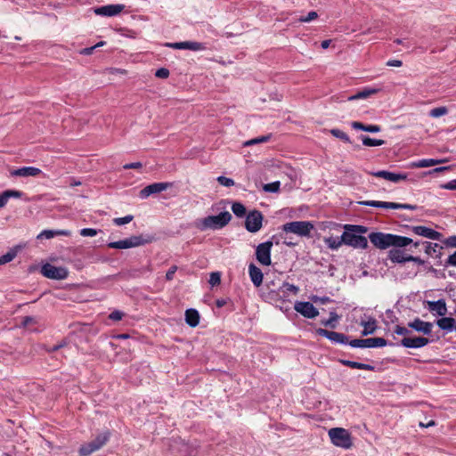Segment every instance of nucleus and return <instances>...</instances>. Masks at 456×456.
<instances>
[{
	"label": "nucleus",
	"mask_w": 456,
	"mask_h": 456,
	"mask_svg": "<svg viewBox=\"0 0 456 456\" xmlns=\"http://www.w3.org/2000/svg\"><path fill=\"white\" fill-rule=\"evenodd\" d=\"M409 255H406L403 250L395 248L391 249L388 253L389 259L394 263L407 262Z\"/></svg>",
	"instance_id": "obj_32"
},
{
	"label": "nucleus",
	"mask_w": 456,
	"mask_h": 456,
	"mask_svg": "<svg viewBox=\"0 0 456 456\" xmlns=\"http://www.w3.org/2000/svg\"><path fill=\"white\" fill-rule=\"evenodd\" d=\"M372 176L378 178H383L394 183H398L402 181H405L408 178V175L406 173H394L390 171L381 170L377 172L370 173Z\"/></svg>",
	"instance_id": "obj_14"
},
{
	"label": "nucleus",
	"mask_w": 456,
	"mask_h": 456,
	"mask_svg": "<svg viewBox=\"0 0 456 456\" xmlns=\"http://www.w3.org/2000/svg\"><path fill=\"white\" fill-rule=\"evenodd\" d=\"M428 343L429 339L424 337H405L401 341V345L406 348H420Z\"/></svg>",
	"instance_id": "obj_18"
},
{
	"label": "nucleus",
	"mask_w": 456,
	"mask_h": 456,
	"mask_svg": "<svg viewBox=\"0 0 456 456\" xmlns=\"http://www.w3.org/2000/svg\"><path fill=\"white\" fill-rule=\"evenodd\" d=\"M446 264L456 266V251L448 257Z\"/></svg>",
	"instance_id": "obj_57"
},
{
	"label": "nucleus",
	"mask_w": 456,
	"mask_h": 456,
	"mask_svg": "<svg viewBox=\"0 0 456 456\" xmlns=\"http://www.w3.org/2000/svg\"><path fill=\"white\" fill-rule=\"evenodd\" d=\"M294 309L305 318L313 319L318 316L319 311L310 302L297 301Z\"/></svg>",
	"instance_id": "obj_13"
},
{
	"label": "nucleus",
	"mask_w": 456,
	"mask_h": 456,
	"mask_svg": "<svg viewBox=\"0 0 456 456\" xmlns=\"http://www.w3.org/2000/svg\"><path fill=\"white\" fill-rule=\"evenodd\" d=\"M233 214L238 217H244L247 215V210L244 205L240 202H233L232 205Z\"/></svg>",
	"instance_id": "obj_38"
},
{
	"label": "nucleus",
	"mask_w": 456,
	"mask_h": 456,
	"mask_svg": "<svg viewBox=\"0 0 456 456\" xmlns=\"http://www.w3.org/2000/svg\"><path fill=\"white\" fill-rule=\"evenodd\" d=\"M316 333L320 336L327 338L331 342L337 343V344H346L347 343V338L342 333H338L336 331H330L324 329H318L316 330Z\"/></svg>",
	"instance_id": "obj_19"
},
{
	"label": "nucleus",
	"mask_w": 456,
	"mask_h": 456,
	"mask_svg": "<svg viewBox=\"0 0 456 456\" xmlns=\"http://www.w3.org/2000/svg\"><path fill=\"white\" fill-rule=\"evenodd\" d=\"M346 232H343L344 244L353 247L354 248H366L368 247V240L360 233H365L367 228L362 225L346 224L344 226Z\"/></svg>",
	"instance_id": "obj_2"
},
{
	"label": "nucleus",
	"mask_w": 456,
	"mask_h": 456,
	"mask_svg": "<svg viewBox=\"0 0 456 456\" xmlns=\"http://www.w3.org/2000/svg\"><path fill=\"white\" fill-rule=\"evenodd\" d=\"M338 319V315L336 313L331 312L330 314V319L327 321H323L322 324L325 326H332V323L334 322H336Z\"/></svg>",
	"instance_id": "obj_51"
},
{
	"label": "nucleus",
	"mask_w": 456,
	"mask_h": 456,
	"mask_svg": "<svg viewBox=\"0 0 456 456\" xmlns=\"http://www.w3.org/2000/svg\"><path fill=\"white\" fill-rule=\"evenodd\" d=\"M408 326L424 335H429L432 332L433 323L429 322H424L419 318H415L413 321L408 323Z\"/></svg>",
	"instance_id": "obj_17"
},
{
	"label": "nucleus",
	"mask_w": 456,
	"mask_h": 456,
	"mask_svg": "<svg viewBox=\"0 0 456 456\" xmlns=\"http://www.w3.org/2000/svg\"><path fill=\"white\" fill-rule=\"evenodd\" d=\"M228 224V213L222 212L217 216H209L204 218L200 224V228L201 230L206 229H219L225 226Z\"/></svg>",
	"instance_id": "obj_6"
},
{
	"label": "nucleus",
	"mask_w": 456,
	"mask_h": 456,
	"mask_svg": "<svg viewBox=\"0 0 456 456\" xmlns=\"http://www.w3.org/2000/svg\"><path fill=\"white\" fill-rule=\"evenodd\" d=\"M361 139H362V144L364 146H368V147L381 146L385 143V142L383 140L372 139V138H370L369 136H365V135L361 136Z\"/></svg>",
	"instance_id": "obj_36"
},
{
	"label": "nucleus",
	"mask_w": 456,
	"mask_h": 456,
	"mask_svg": "<svg viewBox=\"0 0 456 456\" xmlns=\"http://www.w3.org/2000/svg\"><path fill=\"white\" fill-rule=\"evenodd\" d=\"M177 271V266L176 265H173L169 268V270L166 273V279L167 281H171L173 280L174 278V275L175 273V272Z\"/></svg>",
	"instance_id": "obj_53"
},
{
	"label": "nucleus",
	"mask_w": 456,
	"mask_h": 456,
	"mask_svg": "<svg viewBox=\"0 0 456 456\" xmlns=\"http://www.w3.org/2000/svg\"><path fill=\"white\" fill-rule=\"evenodd\" d=\"M217 181L224 186H228V177L219 176Z\"/></svg>",
	"instance_id": "obj_62"
},
{
	"label": "nucleus",
	"mask_w": 456,
	"mask_h": 456,
	"mask_svg": "<svg viewBox=\"0 0 456 456\" xmlns=\"http://www.w3.org/2000/svg\"><path fill=\"white\" fill-rule=\"evenodd\" d=\"M17 252L15 250H10L6 254L0 256V265L11 262L16 256Z\"/></svg>",
	"instance_id": "obj_42"
},
{
	"label": "nucleus",
	"mask_w": 456,
	"mask_h": 456,
	"mask_svg": "<svg viewBox=\"0 0 456 456\" xmlns=\"http://www.w3.org/2000/svg\"><path fill=\"white\" fill-rule=\"evenodd\" d=\"M330 134H331L333 136H335V137H337V138H338V139L342 140V141H343V142H347V143H350V142H351V140H350L349 136H348L345 132H343V131H342V130H340V129H337V128H335V129H331V130H330Z\"/></svg>",
	"instance_id": "obj_40"
},
{
	"label": "nucleus",
	"mask_w": 456,
	"mask_h": 456,
	"mask_svg": "<svg viewBox=\"0 0 456 456\" xmlns=\"http://www.w3.org/2000/svg\"><path fill=\"white\" fill-rule=\"evenodd\" d=\"M41 273L48 279L64 280L69 275V270L66 267L45 264L41 268Z\"/></svg>",
	"instance_id": "obj_8"
},
{
	"label": "nucleus",
	"mask_w": 456,
	"mask_h": 456,
	"mask_svg": "<svg viewBox=\"0 0 456 456\" xmlns=\"http://www.w3.org/2000/svg\"><path fill=\"white\" fill-rule=\"evenodd\" d=\"M134 216H126L124 217H117V218H114L113 220V223L116 224V225H124L126 224H128L130 223L132 220H133Z\"/></svg>",
	"instance_id": "obj_45"
},
{
	"label": "nucleus",
	"mask_w": 456,
	"mask_h": 456,
	"mask_svg": "<svg viewBox=\"0 0 456 456\" xmlns=\"http://www.w3.org/2000/svg\"><path fill=\"white\" fill-rule=\"evenodd\" d=\"M155 76L159 78H167L169 70L166 68H160L156 71Z\"/></svg>",
	"instance_id": "obj_49"
},
{
	"label": "nucleus",
	"mask_w": 456,
	"mask_h": 456,
	"mask_svg": "<svg viewBox=\"0 0 456 456\" xmlns=\"http://www.w3.org/2000/svg\"><path fill=\"white\" fill-rule=\"evenodd\" d=\"M41 170L37 167H23L18 169H14L11 172V175L12 176H37L41 174Z\"/></svg>",
	"instance_id": "obj_23"
},
{
	"label": "nucleus",
	"mask_w": 456,
	"mask_h": 456,
	"mask_svg": "<svg viewBox=\"0 0 456 456\" xmlns=\"http://www.w3.org/2000/svg\"><path fill=\"white\" fill-rule=\"evenodd\" d=\"M443 248L437 243L427 242L425 252L431 256H438Z\"/></svg>",
	"instance_id": "obj_35"
},
{
	"label": "nucleus",
	"mask_w": 456,
	"mask_h": 456,
	"mask_svg": "<svg viewBox=\"0 0 456 456\" xmlns=\"http://www.w3.org/2000/svg\"><path fill=\"white\" fill-rule=\"evenodd\" d=\"M362 205L375 207V208H390V209H409L415 210L417 206L411 204H400L394 202H386V201H378V200H366L362 201Z\"/></svg>",
	"instance_id": "obj_10"
},
{
	"label": "nucleus",
	"mask_w": 456,
	"mask_h": 456,
	"mask_svg": "<svg viewBox=\"0 0 456 456\" xmlns=\"http://www.w3.org/2000/svg\"><path fill=\"white\" fill-rule=\"evenodd\" d=\"M351 126L356 130H362L369 133H379L381 131V127L378 125H364L358 121L351 123Z\"/></svg>",
	"instance_id": "obj_31"
},
{
	"label": "nucleus",
	"mask_w": 456,
	"mask_h": 456,
	"mask_svg": "<svg viewBox=\"0 0 456 456\" xmlns=\"http://www.w3.org/2000/svg\"><path fill=\"white\" fill-rule=\"evenodd\" d=\"M447 113H448V109L444 106H442V107L432 109L429 111V116L432 118H437L446 115Z\"/></svg>",
	"instance_id": "obj_39"
},
{
	"label": "nucleus",
	"mask_w": 456,
	"mask_h": 456,
	"mask_svg": "<svg viewBox=\"0 0 456 456\" xmlns=\"http://www.w3.org/2000/svg\"><path fill=\"white\" fill-rule=\"evenodd\" d=\"M172 186L171 183H154L144 187L140 191L142 198H147L151 194L161 192Z\"/></svg>",
	"instance_id": "obj_16"
},
{
	"label": "nucleus",
	"mask_w": 456,
	"mask_h": 456,
	"mask_svg": "<svg viewBox=\"0 0 456 456\" xmlns=\"http://www.w3.org/2000/svg\"><path fill=\"white\" fill-rule=\"evenodd\" d=\"M263 215L257 210L250 211L246 216L245 227L250 232H256L262 227Z\"/></svg>",
	"instance_id": "obj_11"
},
{
	"label": "nucleus",
	"mask_w": 456,
	"mask_h": 456,
	"mask_svg": "<svg viewBox=\"0 0 456 456\" xmlns=\"http://www.w3.org/2000/svg\"><path fill=\"white\" fill-rule=\"evenodd\" d=\"M249 276L251 281L256 287H259L263 282V273L255 265L250 264L248 266Z\"/></svg>",
	"instance_id": "obj_25"
},
{
	"label": "nucleus",
	"mask_w": 456,
	"mask_h": 456,
	"mask_svg": "<svg viewBox=\"0 0 456 456\" xmlns=\"http://www.w3.org/2000/svg\"><path fill=\"white\" fill-rule=\"evenodd\" d=\"M123 316H124V314L122 312L117 310V311L112 312L110 314L109 318L112 321H120L123 318Z\"/></svg>",
	"instance_id": "obj_52"
},
{
	"label": "nucleus",
	"mask_w": 456,
	"mask_h": 456,
	"mask_svg": "<svg viewBox=\"0 0 456 456\" xmlns=\"http://www.w3.org/2000/svg\"><path fill=\"white\" fill-rule=\"evenodd\" d=\"M403 65V62L400 60H389L387 62V66L389 67H401Z\"/></svg>",
	"instance_id": "obj_56"
},
{
	"label": "nucleus",
	"mask_w": 456,
	"mask_h": 456,
	"mask_svg": "<svg viewBox=\"0 0 456 456\" xmlns=\"http://www.w3.org/2000/svg\"><path fill=\"white\" fill-rule=\"evenodd\" d=\"M110 433L106 432L99 435L92 442L83 444L79 448V454L81 456H88L93 452L101 449L109 440Z\"/></svg>",
	"instance_id": "obj_7"
},
{
	"label": "nucleus",
	"mask_w": 456,
	"mask_h": 456,
	"mask_svg": "<svg viewBox=\"0 0 456 456\" xmlns=\"http://www.w3.org/2000/svg\"><path fill=\"white\" fill-rule=\"evenodd\" d=\"M331 443L343 449H350L353 446V440L350 432L343 428H332L328 432Z\"/></svg>",
	"instance_id": "obj_3"
},
{
	"label": "nucleus",
	"mask_w": 456,
	"mask_h": 456,
	"mask_svg": "<svg viewBox=\"0 0 456 456\" xmlns=\"http://www.w3.org/2000/svg\"><path fill=\"white\" fill-rule=\"evenodd\" d=\"M151 241V238L148 236V238H143L142 235L140 236H131L130 238L121 240L118 241L110 242L108 247L110 248H118L125 249L130 248L134 247H138Z\"/></svg>",
	"instance_id": "obj_5"
},
{
	"label": "nucleus",
	"mask_w": 456,
	"mask_h": 456,
	"mask_svg": "<svg viewBox=\"0 0 456 456\" xmlns=\"http://www.w3.org/2000/svg\"><path fill=\"white\" fill-rule=\"evenodd\" d=\"M280 189V182H273L264 186V190L268 192H277Z\"/></svg>",
	"instance_id": "obj_46"
},
{
	"label": "nucleus",
	"mask_w": 456,
	"mask_h": 456,
	"mask_svg": "<svg viewBox=\"0 0 456 456\" xmlns=\"http://www.w3.org/2000/svg\"><path fill=\"white\" fill-rule=\"evenodd\" d=\"M270 138H271L270 134L269 135L259 136V137H256V138L246 141L243 143V145L244 146H250V145H254V144H257V143L266 142H268L270 140Z\"/></svg>",
	"instance_id": "obj_41"
},
{
	"label": "nucleus",
	"mask_w": 456,
	"mask_h": 456,
	"mask_svg": "<svg viewBox=\"0 0 456 456\" xmlns=\"http://www.w3.org/2000/svg\"><path fill=\"white\" fill-rule=\"evenodd\" d=\"M369 239L376 248L380 249L389 247L403 248L412 242V240L408 237L384 232H371Z\"/></svg>",
	"instance_id": "obj_1"
},
{
	"label": "nucleus",
	"mask_w": 456,
	"mask_h": 456,
	"mask_svg": "<svg viewBox=\"0 0 456 456\" xmlns=\"http://www.w3.org/2000/svg\"><path fill=\"white\" fill-rule=\"evenodd\" d=\"M95 49V46H92V47H87V48H84L83 50H81V53L82 54H85V55H90L93 53L94 50Z\"/></svg>",
	"instance_id": "obj_61"
},
{
	"label": "nucleus",
	"mask_w": 456,
	"mask_h": 456,
	"mask_svg": "<svg viewBox=\"0 0 456 456\" xmlns=\"http://www.w3.org/2000/svg\"><path fill=\"white\" fill-rule=\"evenodd\" d=\"M142 167V164L141 162H134V163L126 164L123 167L125 169H138V168H141Z\"/></svg>",
	"instance_id": "obj_55"
},
{
	"label": "nucleus",
	"mask_w": 456,
	"mask_h": 456,
	"mask_svg": "<svg viewBox=\"0 0 456 456\" xmlns=\"http://www.w3.org/2000/svg\"><path fill=\"white\" fill-rule=\"evenodd\" d=\"M273 243L266 241L259 244L256 249V257L257 261L263 265H271V249Z\"/></svg>",
	"instance_id": "obj_12"
},
{
	"label": "nucleus",
	"mask_w": 456,
	"mask_h": 456,
	"mask_svg": "<svg viewBox=\"0 0 456 456\" xmlns=\"http://www.w3.org/2000/svg\"><path fill=\"white\" fill-rule=\"evenodd\" d=\"M185 322L191 327H196L200 322V314L195 309H188L185 311Z\"/></svg>",
	"instance_id": "obj_28"
},
{
	"label": "nucleus",
	"mask_w": 456,
	"mask_h": 456,
	"mask_svg": "<svg viewBox=\"0 0 456 456\" xmlns=\"http://www.w3.org/2000/svg\"><path fill=\"white\" fill-rule=\"evenodd\" d=\"M22 192L15 190H6L0 194V208L5 206L10 198H20Z\"/></svg>",
	"instance_id": "obj_30"
},
{
	"label": "nucleus",
	"mask_w": 456,
	"mask_h": 456,
	"mask_svg": "<svg viewBox=\"0 0 456 456\" xmlns=\"http://www.w3.org/2000/svg\"><path fill=\"white\" fill-rule=\"evenodd\" d=\"M330 44V40H324V41L322 42V47L323 49H326V48L329 47Z\"/></svg>",
	"instance_id": "obj_64"
},
{
	"label": "nucleus",
	"mask_w": 456,
	"mask_h": 456,
	"mask_svg": "<svg viewBox=\"0 0 456 456\" xmlns=\"http://www.w3.org/2000/svg\"><path fill=\"white\" fill-rule=\"evenodd\" d=\"M324 242L328 246L329 248L336 250L339 247H341L342 244H344L343 240V234L340 238H335V237H326L324 238Z\"/></svg>",
	"instance_id": "obj_33"
},
{
	"label": "nucleus",
	"mask_w": 456,
	"mask_h": 456,
	"mask_svg": "<svg viewBox=\"0 0 456 456\" xmlns=\"http://www.w3.org/2000/svg\"><path fill=\"white\" fill-rule=\"evenodd\" d=\"M408 261H413L415 263H418L419 265H423L424 264V261L421 260L419 257H417V256H408V258H407V262Z\"/></svg>",
	"instance_id": "obj_58"
},
{
	"label": "nucleus",
	"mask_w": 456,
	"mask_h": 456,
	"mask_svg": "<svg viewBox=\"0 0 456 456\" xmlns=\"http://www.w3.org/2000/svg\"><path fill=\"white\" fill-rule=\"evenodd\" d=\"M216 304L217 307H223L224 305H226V300H224V299H218V300H216Z\"/></svg>",
	"instance_id": "obj_63"
},
{
	"label": "nucleus",
	"mask_w": 456,
	"mask_h": 456,
	"mask_svg": "<svg viewBox=\"0 0 456 456\" xmlns=\"http://www.w3.org/2000/svg\"><path fill=\"white\" fill-rule=\"evenodd\" d=\"M444 162V159H424L410 164L411 167L422 168L433 167L437 164Z\"/></svg>",
	"instance_id": "obj_27"
},
{
	"label": "nucleus",
	"mask_w": 456,
	"mask_h": 456,
	"mask_svg": "<svg viewBox=\"0 0 456 456\" xmlns=\"http://www.w3.org/2000/svg\"><path fill=\"white\" fill-rule=\"evenodd\" d=\"M394 331L397 335L404 336V338L411 333V331L407 328H404V327H402V326H399V325L395 326Z\"/></svg>",
	"instance_id": "obj_50"
},
{
	"label": "nucleus",
	"mask_w": 456,
	"mask_h": 456,
	"mask_svg": "<svg viewBox=\"0 0 456 456\" xmlns=\"http://www.w3.org/2000/svg\"><path fill=\"white\" fill-rule=\"evenodd\" d=\"M314 224L309 221H294L282 225V231L290 232L301 237H307L314 230Z\"/></svg>",
	"instance_id": "obj_4"
},
{
	"label": "nucleus",
	"mask_w": 456,
	"mask_h": 456,
	"mask_svg": "<svg viewBox=\"0 0 456 456\" xmlns=\"http://www.w3.org/2000/svg\"><path fill=\"white\" fill-rule=\"evenodd\" d=\"M69 232L67 231H52V230H45L38 236V239H51L55 235H68Z\"/></svg>",
	"instance_id": "obj_37"
},
{
	"label": "nucleus",
	"mask_w": 456,
	"mask_h": 456,
	"mask_svg": "<svg viewBox=\"0 0 456 456\" xmlns=\"http://www.w3.org/2000/svg\"><path fill=\"white\" fill-rule=\"evenodd\" d=\"M412 231L417 235H419V236H422V237H425L428 239H431V240H439L442 237L440 232H438L431 228L422 226V225L414 226L412 228Z\"/></svg>",
	"instance_id": "obj_20"
},
{
	"label": "nucleus",
	"mask_w": 456,
	"mask_h": 456,
	"mask_svg": "<svg viewBox=\"0 0 456 456\" xmlns=\"http://www.w3.org/2000/svg\"><path fill=\"white\" fill-rule=\"evenodd\" d=\"M436 325L446 332H450L453 330L455 326V320L452 317H444L438 319L436 321Z\"/></svg>",
	"instance_id": "obj_29"
},
{
	"label": "nucleus",
	"mask_w": 456,
	"mask_h": 456,
	"mask_svg": "<svg viewBox=\"0 0 456 456\" xmlns=\"http://www.w3.org/2000/svg\"><path fill=\"white\" fill-rule=\"evenodd\" d=\"M341 362L344 365L348 366L353 369L366 370H374V367L372 365L362 363V362H353V361H349V360H342Z\"/></svg>",
	"instance_id": "obj_34"
},
{
	"label": "nucleus",
	"mask_w": 456,
	"mask_h": 456,
	"mask_svg": "<svg viewBox=\"0 0 456 456\" xmlns=\"http://www.w3.org/2000/svg\"><path fill=\"white\" fill-rule=\"evenodd\" d=\"M34 322H35V321H34V318H33V317L26 316V317H24V319H23L22 324H23V326H28V325H29L30 323H34Z\"/></svg>",
	"instance_id": "obj_60"
},
{
	"label": "nucleus",
	"mask_w": 456,
	"mask_h": 456,
	"mask_svg": "<svg viewBox=\"0 0 456 456\" xmlns=\"http://www.w3.org/2000/svg\"><path fill=\"white\" fill-rule=\"evenodd\" d=\"M124 9V4H108L94 8V12L99 16L113 17L118 15Z\"/></svg>",
	"instance_id": "obj_15"
},
{
	"label": "nucleus",
	"mask_w": 456,
	"mask_h": 456,
	"mask_svg": "<svg viewBox=\"0 0 456 456\" xmlns=\"http://www.w3.org/2000/svg\"><path fill=\"white\" fill-rule=\"evenodd\" d=\"M97 234V230L93 228H84L80 231V235L84 237H94Z\"/></svg>",
	"instance_id": "obj_48"
},
{
	"label": "nucleus",
	"mask_w": 456,
	"mask_h": 456,
	"mask_svg": "<svg viewBox=\"0 0 456 456\" xmlns=\"http://www.w3.org/2000/svg\"><path fill=\"white\" fill-rule=\"evenodd\" d=\"M349 345L354 348H375L387 346V340L383 338H370L363 339H353Z\"/></svg>",
	"instance_id": "obj_9"
},
{
	"label": "nucleus",
	"mask_w": 456,
	"mask_h": 456,
	"mask_svg": "<svg viewBox=\"0 0 456 456\" xmlns=\"http://www.w3.org/2000/svg\"><path fill=\"white\" fill-rule=\"evenodd\" d=\"M299 291L298 287L289 284V283H284L282 285V292L283 293H292L294 295H297Z\"/></svg>",
	"instance_id": "obj_44"
},
{
	"label": "nucleus",
	"mask_w": 456,
	"mask_h": 456,
	"mask_svg": "<svg viewBox=\"0 0 456 456\" xmlns=\"http://www.w3.org/2000/svg\"><path fill=\"white\" fill-rule=\"evenodd\" d=\"M379 92H380L379 88H370V87L364 88L361 92L349 96L347 100L348 101H355V100H360V99H367V98L370 97L371 95L378 94Z\"/></svg>",
	"instance_id": "obj_26"
},
{
	"label": "nucleus",
	"mask_w": 456,
	"mask_h": 456,
	"mask_svg": "<svg viewBox=\"0 0 456 456\" xmlns=\"http://www.w3.org/2000/svg\"><path fill=\"white\" fill-rule=\"evenodd\" d=\"M208 282L212 287L219 285L221 282V273H219V272L211 273Z\"/></svg>",
	"instance_id": "obj_43"
},
{
	"label": "nucleus",
	"mask_w": 456,
	"mask_h": 456,
	"mask_svg": "<svg viewBox=\"0 0 456 456\" xmlns=\"http://www.w3.org/2000/svg\"><path fill=\"white\" fill-rule=\"evenodd\" d=\"M428 309L438 316H445L447 314L446 303L444 299L437 301H427Z\"/></svg>",
	"instance_id": "obj_21"
},
{
	"label": "nucleus",
	"mask_w": 456,
	"mask_h": 456,
	"mask_svg": "<svg viewBox=\"0 0 456 456\" xmlns=\"http://www.w3.org/2000/svg\"><path fill=\"white\" fill-rule=\"evenodd\" d=\"M168 47L174 49H188L192 51H198L202 49L201 44L198 42H179V43H168L167 44Z\"/></svg>",
	"instance_id": "obj_24"
},
{
	"label": "nucleus",
	"mask_w": 456,
	"mask_h": 456,
	"mask_svg": "<svg viewBox=\"0 0 456 456\" xmlns=\"http://www.w3.org/2000/svg\"><path fill=\"white\" fill-rule=\"evenodd\" d=\"M449 169H450V167H436V168H434L433 170L429 171L428 174L440 173V172H444V171L449 170Z\"/></svg>",
	"instance_id": "obj_59"
},
{
	"label": "nucleus",
	"mask_w": 456,
	"mask_h": 456,
	"mask_svg": "<svg viewBox=\"0 0 456 456\" xmlns=\"http://www.w3.org/2000/svg\"><path fill=\"white\" fill-rule=\"evenodd\" d=\"M317 18H318V13L316 12L313 11V12H308V14L306 16L300 17L298 19V21L303 22V23L310 22Z\"/></svg>",
	"instance_id": "obj_47"
},
{
	"label": "nucleus",
	"mask_w": 456,
	"mask_h": 456,
	"mask_svg": "<svg viewBox=\"0 0 456 456\" xmlns=\"http://www.w3.org/2000/svg\"><path fill=\"white\" fill-rule=\"evenodd\" d=\"M441 187L445 190H456V179L441 185Z\"/></svg>",
	"instance_id": "obj_54"
},
{
	"label": "nucleus",
	"mask_w": 456,
	"mask_h": 456,
	"mask_svg": "<svg viewBox=\"0 0 456 456\" xmlns=\"http://www.w3.org/2000/svg\"><path fill=\"white\" fill-rule=\"evenodd\" d=\"M360 325L363 327L362 331V336L373 334L378 328L376 319L371 316H368L362 319L360 322Z\"/></svg>",
	"instance_id": "obj_22"
}]
</instances>
